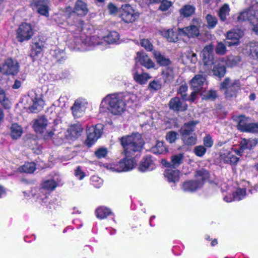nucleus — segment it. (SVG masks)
<instances>
[{
  "instance_id": "9d476101",
  "label": "nucleus",
  "mask_w": 258,
  "mask_h": 258,
  "mask_svg": "<svg viewBox=\"0 0 258 258\" xmlns=\"http://www.w3.org/2000/svg\"><path fill=\"white\" fill-rule=\"evenodd\" d=\"M33 34L32 26L27 23H22L17 30V38L20 42L29 40Z\"/></svg>"
},
{
  "instance_id": "5701e85b",
  "label": "nucleus",
  "mask_w": 258,
  "mask_h": 258,
  "mask_svg": "<svg viewBox=\"0 0 258 258\" xmlns=\"http://www.w3.org/2000/svg\"><path fill=\"white\" fill-rule=\"evenodd\" d=\"M88 12L87 4L81 0H77L75 4L72 13L78 16H84Z\"/></svg>"
},
{
  "instance_id": "72a5a7b5",
  "label": "nucleus",
  "mask_w": 258,
  "mask_h": 258,
  "mask_svg": "<svg viewBox=\"0 0 258 258\" xmlns=\"http://www.w3.org/2000/svg\"><path fill=\"white\" fill-rule=\"evenodd\" d=\"M183 160L184 154L183 153H179L172 155L171 157L170 163H167V164L175 168L179 166L183 163Z\"/></svg>"
},
{
  "instance_id": "69168bd1",
  "label": "nucleus",
  "mask_w": 258,
  "mask_h": 258,
  "mask_svg": "<svg viewBox=\"0 0 258 258\" xmlns=\"http://www.w3.org/2000/svg\"><path fill=\"white\" fill-rule=\"evenodd\" d=\"M77 27V31L79 32H81L83 30L84 22L81 19H77L74 22L73 24Z\"/></svg>"
},
{
  "instance_id": "58836bf2",
  "label": "nucleus",
  "mask_w": 258,
  "mask_h": 258,
  "mask_svg": "<svg viewBox=\"0 0 258 258\" xmlns=\"http://www.w3.org/2000/svg\"><path fill=\"white\" fill-rule=\"evenodd\" d=\"M42 50V46L38 42L34 43L32 46V50L30 53V56L34 60L41 54Z\"/></svg>"
},
{
  "instance_id": "20e7f679",
  "label": "nucleus",
  "mask_w": 258,
  "mask_h": 258,
  "mask_svg": "<svg viewBox=\"0 0 258 258\" xmlns=\"http://www.w3.org/2000/svg\"><path fill=\"white\" fill-rule=\"evenodd\" d=\"M248 7L239 12L236 22L248 21L253 26V31L258 35V2L256 0H245Z\"/></svg>"
},
{
  "instance_id": "4468645a",
  "label": "nucleus",
  "mask_w": 258,
  "mask_h": 258,
  "mask_svg": "<svg viewBox=\"0 0 258 258\" xmlns=\"http://www.w3.org/2000/svg\"><path fill=\"white\" fill-rule=\"evenodd\" d=\"M243 35V31L239 29H233L226 33L227 39L232 41H227L226 44L229 46L237 45L239 43V40Z\"/></svg>"
},
{
  "instance_id": "aec40b11",
  "label": "nucleus",
  "mask_w": 258,
  "mask_h": 258,
  "mask_svg": "<svg viewBox=\"0 0 258 258\" xmlns=\"http://www.w3.org/2000/svg\"><path fill=\"white\" fill-rule=\"evenodd\" d=\"M156 165L154 160L150 156H146L141 162L139 169L142 172L151 171L155 169Z\"/></svg>"
},
{
  "instance_id": "1a4fd4ad",
  "label": "nucleus",
  "mask_w": 258,
  "mask_h": 258,
  "mask_svg": "<svg viewBox=\"0 0 258 258\" xmlns=\"http://www.w3.org/2000/svg\"><path fill=\"white\" fill-rule=\"evenodd\" d=\"M139 17V13L131 6L125 4L121 6L120 17L125 23H133Z\"/></svg>"
},
{
  "instance_id": "c9c22d12",
  "label": "nucleus",
  "mask_w": 258,
  "mask_h": 258,
  "mask_svg": "<svg viewBox=\"0 0 258 258\" xmlns=\"http://www.w3.org/2000/svg\"><path fill=\"white\" fill-rule=\"evenodd\" d=\"M230 9L228 4L223 5L218 12V16L220 20L222 22H225L227 20V17L229 15Z\"/></svg>"
},
{
  "instance_id": "603ef678",
  "label": "nucleus",
  "mask_w": 258,
  "mask_h": 258,
  "mask_svg": "<svg viewBox=\"0 0 258 258\" xmlns=\"http://www.w3.org/2000/svg\"><path fill=\"white\" fill-rule=\"evenodd\" d=\"M215 51L216 53L218 54H224L227 51L225 44L222 42H218L216 46Z\"/></svg>"
},
{
  "instance_id": "79ce46f5",
  "label": "nucleus",
  "mask_w": 258,
  "mask_h": 258,
  "mask_svg": "<svg viewBox=\"0 0 258 258\" xmlns=\"http://www.w3.org/2000/svg\"><path fill=\"white\" fill-rule=\"evenodd\" d=\"M119 36L116 31L110 32L108 35L104 38V41L108 44L117 43L119 41Z\"/></svg>"
},
{
  "instance_id": "864d4df0",
  "label": "nucleus",
  "mask_w": 258,
  "mask_h": 258,
  "mask_svg": "<svg viewBox=\"0 0 258 258\" xmlns=\"http://www.w3.org/2000/svg\"><path fill=\"white\" fill-rule=\"evenodd\" d=\"M188 89V87L187 85L186 84H182L181 85L178 90V94H180L182 98L184 100H187V98L186 97V92Z\"/></svg>"
},
{
  "instance_id": "6e6d98bb",
  "label": "nucleus",
  "mask_w": 258,
  "mask_h": 258,
  "mask_svg": "<svg viewBox=\"0 0 258 258\" xmlns=\"http://www.w3.org/2000/svg\"><path fill=\"white\" fill-rule=\"evenodd\" d=\"M206 152V149L203 146H198L194 149V153L199 157L203 156Z\"/></svg>"
},
{
  "instance_id": "393cba45",
  "label": "nucleus",
  "mask_w": 258,
  "mask_h": 258,
  "mask_svg": "<svg viewBox=\"0 0 258 258\" xmlns=\"http://www.w3.org/2000/svg\"><path fill=\"white\" fill-rule=\"evenodd\" d=\"M48 125V120L43 116H41L35 120L34 123V129L38 133H44Z\"/></svg>"
},
{
  "instance_id": "0eeeda50",
  "label": "nucleus",
  "mask_w": 258,
  "mask_h": 258,
  "mask_svg": "<svg viewBox=\"0 0 258 258\" xmlns=\"http://www.w3.org/2000/svg\"><path fill=\"white\" fill-rule=\"evenodd\" d=\"M57 186V183L54 179L47 180L44 181L41 188L40 189L39 197L37 198V201L42 205L46 204L47 201V193L45 191L53 190Z\"/></svg>"
},
{
  "instance_id": "e2e57ef3",
  "label": "nucleus",
  "mask_w": 258,
  "mask_h": 258,
  "mask_svg": "<svg viewBox=\"0 0 258 258\" xmlns=\"http://www.w3.org/2000/svg\"><path fill=\"white\" fill-rule=\"evenodd\" d=\"M186 57L192 63H196L198 60L197 54L192 52H188L186 55Z\"/></svg>"
},
{
  "instance_id": "2f4dec72",
  "label": "nucleus",
  "mask_w": 258,
  "mask_h": 258,
  "mask_svg": "<svg viewBox=\"0 0 258 258\" xmlns=\"http://www.w3.org/2000/svg\"><path fill=\"white\" fill-rule=\"evenodd\" d=\"M238 123L237 128L242 132H244L247 127L249 120L248 118L244 115H239L235 116L234 119Z\"/></svg>"
},
{
  "instance_id": "2eb2a0df",
  "label": "nucleus",
  "mask_w": 258,
  "mask_h": 258,
  "mask_svg": "<svg viewBox=\"0 0 258 258\" xmlns=\"http://www.w3.org/2000/svg\"><path fill=\"white\" fill-rule=\"evenodd\" d=\"M19 71L18 62L11 58H8L3 66V73L14 75Z\"/></svg>"
},
{
  "instance_id": "6e6552de",
  "label": "nucleus",
  "mask_w": 258,
  "mask_h": 258,
  "mask_svg": "<svg viewBox=\"0 0 258 258\" xmlns=\"http://www.w3.org/2000/svg\"><path fill=\"white\" fill-rule=\"evenodd\" d=\"M205 83L206 77L203 75H197L191 80L190 84L194 90L190 95V100L191 102L195 101L197 93L202 90Z\"/></svg>"
},
{
  "instance_id": "052dcab7",
  "label": "nucleus",
  "mask_w": 258,
  "mask_h": 258,
  "mask_svg": "<svg viewBox=\"0 0 258 258\" xmlns=\"http://www.w3.org/2000/svg\"><path fill=\"white\" fill-rule=\"evenodd\" d=\"M172 5V3L167 0L162 1L159 9L162 11H167Z\"/></svg>"
},
{
  "instance_id": "473e14b6",
  "label": "nucleus",
  "mask_w": 258,
  "mask_h": 258,
  "mask_svg": "<svg viewBox=\"0 0 258 258\" xmlns=\"http://www.w3.org/2000/svg\"><path fill=\"white\" fill-rule=\"evenodd\" d=\"M174 72L172 69L170 68H167L162 71V77L161 80L164 83H170L174 79Z\"/></svg>"
},
{
  "instance_id": "f704fd0d",
  "label": "nucleus",
  "mask_w": 258,
  "mask_h": 258,
  "mask_svg": "<svg viewBox=\"0 0 258 258\" xmlns=\"http://www.w3.org/2000/svg\"><path fill=\"white\" fill-rule=\"evenodd\" d=\"M257 144L255 140L242 139L240 143L239 146L241 147V150H251Z\"/></svg>"
},
{
  "instance_id": "7ed1b4c3",
  "label": "nucleus",
  "mask_w": 258,
  "mask_h": 258,
  "mask_svg": "<svg viewBox=\"0 0 258 258\" xmlns=\"http://www.w3.org/2000/svg\"><path fill=\"white\" fill-rule=\"evenodd\" d=\"M213 47L212 45H206L201 54L204 61L203 73H209L212 71L213 75L219 78L223 77L226 73L225 62L223 59H217L213 61Z\"/></svg>"
},
{
  "instance_id": "c85d7f7f",
  "label": "nucleus",
  "mask_w": 258,
  "mask_h": 258,
  "mask_svg": "<svg viewBox=\"0 0 258 258\" xmlns=\"http://www.w3.org/2000/svg\"><path fill=\"white\" fill-rule=\"evenodd\" d=\"M134 80L141 85H144L147 83L148 80L151 78L150 74L147 73H139L134 71L133 73Z\"/></svg>"
},
{
  "instance_id": "e433bc0d",
  "label": "nucleus",
  "mask_w": 258,
  "mask_h": 258,
  "mask_svg": "<svg viewBox=\"0 0 258 258\" xmlns=\"http://www.w3.org/2000/svg\"><path fill=\"white\" fill-rule=\"evenodd\" d=\"M23 133L22 127L17 123H13L11 127V136L13 139L20 138Z\"/></svg>"
},
{
  "instance_id": "f257e3e1",
  "label": "nucleus",
  "mask_w": 258,
  "mask_h": 258,
  "mask_svg": "<svg viewBox=\"0 0 258 258\" xmlns=\"http://www.w3.org/2000/svg\"><path fill=\"white\" fill-rule=\"evenodd\" d=\"M120 142L124 149L125 158L118 164L107 165V168L112 172H121L132 169L136 165L133 156L136 153H140L144 144L141 135L139 134L123 137Z\"/></svg>"
},
{
  "instance_id": "0e129e2a",
  "label": "nucleus",
  "mask_w": 258,
  "mask_h": 258,
  "mask_svg": "<svg viewBox=\"0 0 258 258\" xmlns=\"http://www.w3.org/2000/svg\"><path fill=\"white\" fill-rule=\"evenodd\" d=\"M204 144L208 148L211 147L213 145V140L210 135H207L204 138Z\"/></svg>"
},
{
  "instance_id": "bf43d9fd",
  "label": "nucleus",
  "mask_w": 258,
  "mask_h": 258,
  "mask_svg": "<svg viewBox=\"0 0 258 258\" xmlns=\"http://www.w3.org/2000/svg\"><path fill=\"white\" fill-rule=\"evenodd\" d=\"M91 180L92 184L97 188H99L103 183V181L101 179L97 176H93L91 177Z\"/></svg>"
},
{
  "instance_id": "ddd939ff",
  "label": "nucleus",
  "mask_w": 258,
  "mask_h": 258,
  "mask_svg": "<svg viewBox=\"0 0 258 258\" xmlns=\"http://www.w3.org/2000/svg\"><path fill=\"white\" fill-rule=\"evenodd\" d=\"M47 4L48 0H32L31 6L33 9H36L39 14L47 17L49 16Z\"/></svg>"
},
{
  "instance_id": "cd10ccee",
  "label": "nucleus",
  "mask_w": 258,
  "mask_h": 258,
  "mask_svg": "<svg viewBox=\"0 0 258 258\" xmlns=\"http://www.w3.org/2000/svg\"><path fill=\"white\" fill-rule=\"evenodd\" d=\"M169 105L171 109L176 111H184L187 109V105L185 103L181 102L178 97L172 98Z\"/></svg>"
},
{
  "instance_id": "f8f14e48",
  "label": "nucleus",
  "mask_w": 258,
  "mask_h": 258,
  "mask_svg": "<svg viewBox=\"0 0 258 258\" xmlns=\"http://www.w3.org/2000/svg\"><path fill=\"white\" fill-rule=\"evenodd\" d=\"M87 102L84 99L76 100L72 107V113L75 118L82 116L86 110Z\"/></svg>"
},
{
  "instance_id": "4be33fe9",
  "label": "nucleus",
  "mask_w": 258,
  "mask_h": 258,
  "mask_svg": "<svg viewBox=\"0 0 258 258\" xmlns=\"http://www.w3.org/2000/svg\"><path fill=\"white\" fill-rule=\"evenodd\" d=\"M136 59L137 61L139 62L143 66L148 69L154 67L153 61L144 53L138 52Z\"/></svg>"
},
{
  "instance_id": "ea45409f",
  "label": "nucleus",
  "mask_w": 258,
  "mask_h": 258,
  "mask_svg": "<svg viewBox=\"0 0 258 258\" xmlns=\"http://www.w3.org/2000/svg\"><path fill=\"white\" fill-rule=\"evenodd\" d=\"M195 12V8L189 5H185L179 10L180 15L184 17H190L194 14Z\"/></svg>"
},
{
  "instance_id": "8fccbe9b",
  "label": "nucleus",
  "mask_w": 258,
  "mask_h": 258,
  "mask_svg": "<svg viewBox=\"0 0 258 258\" xmlns=\"http://www.w3.org/2000/svg\"><path fill=\"white\" fill-rule=\"evenodd\" d=\"M162 86V81L161 80H153L151 81L149 85L148 89L150 91H157L159 90Z\"/></svg>"
},
{
  "instance_id": "09e8293b",
  "label": "nucleus",
  "mask_w": 258,
  "mask_h": 258,
  "mask_svg": "<svg viewBox=\"0 0 258 258\" xmlns=\"http://www.w3.org/2000/svg\"><path fill=\"white\" fill-rule=\"evenodd\" d=\"M245 188H238L233 194V199L235 201H240L245 197Z\"/></svg>"
},
{
  "instance_id": "37998d69",
  "label": "nucleus",
  "mask_w": 258,
  "mask_h": 258,
  "mask_svg": "<svg viewBox=\"0 0 258 258\" xmlns=\"http://www.w3.org/2000/svg\"><path fill=\"white\" fill-rule=\"evenodd\" d=\"M36 169V165L33 162L26 163L24 165L19 168L20 172H23L27 173H32Z\"/></svg>"
},
{
  "instance_id": "c03bdc74",
  "label": "nucleus",
  "mask_w": 258,
  "mask_h": 258,
  "mask_svg": "<svg viewBox=\"0 0 258 258\" xmlns=\"http://www.w3.org/2000/svg\"><path fill=\"white\" fill-rule=\"evenodd\" d=\"M0 103L6 109L11 107V102L6 97L5 91L0 88Z\"/></svg>"
},
{
  "instance_id": "49530a36",
  "label": "nucleus",
  "mask_w": 258,
  "mask_h": 258,
  "mask_svg": "<svg viewBox=\"0 0 258 258\" xmlns=\"http://www.w3.org/2000/svg\"><path fill=\"white\" fill-rule=\"evenodd\" d=\"M151 151L154 154H163L166 151L163 142H157L156 145L151 149Z\"/></svg>"
},
{
  "instance_id": "6ab92c4d",
  "label": "nucleus",
  "mask_w": 258,
  "mask_h": 258,
  "mask_svg": "<svg viewBox=\"0 0 258 258\" xmlns=\"http://www.w3.org/2000/svg\"><path fill=\"white\" fill-rule=\"evenodd\" d=\"M179 28H178L175 31L172 29H168L162 31V35L170 42H176L178 40L182 39L185 42L187 43V41L184 40L183 35H179Z\"/></svg>"
},
{
  "instance_id": "13d9d810",
  "label": "nucleus",
  "mask_w": 258,
  "mask_h": 258,
  "mask_svg": "<svg viewBox=\"0 0 258 258\" xmlns=\"http://www.w3.org/2000/svg\"><path fill=\"white\" fill-rule=\"evenodd\" d=\"M258 132V124L255 123H249L244 132L256 133Z\"/></svg>"
},
{
  "instance_id": "b1692460",
  "label": "nucleus",
  "mask_w": 258,
  "mask_h": 258,
  "mask_svg": "<svg viewBox=\"0 0 258 258\" xmlns=\"http://www.w3.org/2000/svg\"><path fill=\"white\" fill-rule=\"evenodd\" d=\"M164 175L169 182L176 183L179 180L180 172L178 169L171 168L167 169L165 170Z\"/></svg>"
},
{
  "instance_id": "f3484780",
  "label": "nucleus",
  "mask_w": 258,
  "mask_h": 258,
  "mask_svg": "<svg viewBox=\"0 0 258 258\" xmlns=\"http://www.w3.org/2000/svg\"><path fill=\"white\" fill-rule=\"evenodd\" d=\"M82 130L83 128L80 124H72L69 126L66 136L68 139L74 141L81 135Z\"/></svg>"
},
{
  "instance_id": "338daca9",
  "label": "nucleus",
  "mask_w": 258,
  "mask_h": 258,
  "mask_svg": "<svg viewBox=\"0 0 258 258\" xmlns=\"http://www.w3.org/2000/svg\"><path fill=\"white\" fill-rule=\"evenodd\" d=\"M75 175L79 180L83 179L86 175L80 167H77L75 170Z\"/></svg>"
},
{
  "instance_id": "dca6fc26",
  "label": "nucleus",
  "mask_w": 258,
  "mask_h": 258,
  "mask_svg": "<svg viewBox=\"0 0 258 258\" xmlns=\"http://www.w3.org/2000/svg\"><path fill=\"white\" fill-rule=\"evenodd\" d=\"M103 39H100L98 36L94 35L91 36L89 40H85V41H83L82 39H79L75 41V47L78 49H84L83 47L82 46L80 47L79 45H101L103 43Z\"/></svg>"
},
{
  "instance_id": "a878e982",
  "label": "nucleus",
  "mask_w": 258,
  "mask_h": 258,
  "mask_svg": "<svg viewBox=\"0 0 258 258\" xmlns=\"http://www.w3.org/2000/svg\"><path fill=\"white\" fill-rule=\"evenodd\" d=\"M44 105V102L40 96H36L32 99V104L29 106V110L31 112L37 113L41 111Z\"/></svg>"
},
{
  "instance_id": "de8ad7c7",
  "label": "nucleus",
  "mask_w": 258,
  "mask_h": 258,
  "mask_svg": "<svg viewBox=\"0 0 258 258\" xmlns=\"http://www.w3.org/2000/svg\"><path fill=\"white\" fill-rule=\"evenodd\" d=\"M206 19L209 28L213 29L215 28L218 23L217 18L211 14H208L206 17Z\"/></svg>"
},
{
  "instance_id": "9b49d317",
  "label": "nucleus",
  "mask_w": 258,
  "mask_h": 258,
  "mask_svg": "<svg viewBox=\"0 0 258 258\" xmlns=\"http://www.w3.org/2000/svg\"><path fill=\"white\" fill-rule=\"evenodd\" d=\"M103 125L102 124H98L94 127L90 128L87 132V144L91 146L99 139L103 132Z\"/></svg>"
},
{
  "instance_id": "4c0bfd02",
  "label": "nucleus",
  "mask_w": 258,
  "mask_h": 258,
  "mask_svg": "<svg viewBox=\"0 0 258 258\" xmlns=\"http://www.w3.org/2000/svg\"><path fill=\"white\" fill-rule=\"evenodd\" d=\"M96 216L97 218L103 219L111 214L110 210L105 207H100L96 209Z\"/></svg>"
},
{
  "instance_id": "412c9836",
  "label": "nucleus",
  "mask_w": 258,
  "mask_h": 258,
  "mask_svg": "<svg viewBox=\"0 0 258 258\" xmlns=\"http://www.w3.org/2000/svg\"><path fill=\"white\" fill-rule=\"evenodd\" d=\"M203 186L202 182L196 180H188L182 183L181 189L184 192H194Z\"/></svg>"
},
{
  "instance_id": "f03ea898",
  "label": "nucleus",
  "mask_w": 258,
  "mask_h": 258,
  "mask_svg": "<svg viewBox=\"0 0 258 258\" xmlns=\"http://www.w3.org/2000/svg\"><path fill=\"white\" fill-rule=\"evenodd\" d=\"M140 99L136 94L130 93H119L107 95L101 101L100 110H107L114 115H120L126 109L127 104L136 103Z\"/></svg>"
},
{
  "instance_id": "bb28decb",
  "label": "nucleus",
  "mask_w": 258,
  "mask_h": 258,
  "mask_svg": "<svg viewBox=\"0 0 258 258\" xmlns=\"http://www.w3.org/2000/svg\"><path fill=\"white\" fill-rule=\"evenodd\" d=\"M198 123L199 121L196 120H191L185 123L179 130L181 136L192 134Z\"/></svg>"
},
{
  "instance_id": "a211bd4d",
  "label": "nucleus",
  "mask_w": 258,
  "mask_h": 258,
  "mask_svg": "<svg viewBox=\"0 0 258 258\" xmlns=\"http://www.w3.org/2000/svg\"><path fill=\"white\" fill-rule=\"evenodd\" d=\"M220 159L224 163L236 164L239 161V158L235 156L229 150H223L220 152Z\"/></svg>"
},
{
  "instance_id": "c756f323",
  "label": "nucleus",
  "mask_w": 258,
  "mask_h": 258,
  "mask_svg": "<svg viewBox=\"0 0 258 258\" xmlns=\"http://www.w3.org/2000/svg\"><path fill=\"white\" fill-rule=\"evenodd\" d=\"M195 177L196 181L198 182H202L203 185L205 182L209 179L210 174L208 171L202 168L196 171Z\"/></svg>"
},
{
  "instance_id": "39448f33",
  "label": "nucleus",
  "mask_w": 258,
  "mask_h": 258,
  "mask_svg": "<svg viewBox=\"0 0 258 258\" xmlns=\"http://www.w3.org/2000/svg\"><path fill=\"white\" fill-rule=\"evenodd\" d=\"M202 24L200 18H194L190 25L182 28H179V35H183L187 43L190 38L197 37L200 35V29Z\"/></svg>"
},
{
  "instance_id": "4d7b16f0",
  "label": "nucleus",
  "mask_w": 258,
  "mask_h": 258,
  "mask_svg": "<svg viewBox=\"0 0 258 258\" xmlns=\"http://www.w3.org/2000/svg\"><path fill=\"white\" fill-rule=\"evenodd\" d=\"M141 45L147 51H151L153 49V45L150 41L147 39H143L141 41Z\"/></svg>"
},
{
  "instance_id": "a19ab883",
  "label": "nucleus",
  "mask_w": 258,
  "mask_h": 258,
  "mask_svg": "<svg viewBox=\"0 0 258 258\" xmlns=\"http://www.w3.org/2000/svg\"><path fill=\"white\" fill-rule=\"evenodd\" d=\"M183 143L187 145H194L197 143V137L195 134L181 136Z\"/></svg>"
},
{
  "instance_id": "5fc2aeb1",
  "label": "nucleus",
  "mask_w": 258,
  "mask_h": 258,
  "mask_svg": "<svg viewBox=\"0 0 258 258\" xmlns=\"http://www.w3.org/2000/svg\"><path fill=\"white\" fill-rule=\"evenodd\" d=\"M217 97V93L215 91L210 90L203 95L204 99L214 100Z\"/></svg>"
},
{
  "instance_id": "3c124183",
  "label": "nucleus",
  "mask_w": 258,
  "mask_h": 258,
  "mask_svg": "<svg viewBox=\"0 0 258 258\" xmlns=\"http://www.w3.org/2000/svg\"><path fill=\"white\" fill-rule=\"evenodd\" d=\"M178 134L174 131H170L167 133L166 139L170 143H174L178 138Z\"/></svg>"
},
{
  "instance_id": "a18cd8bd",
  "label": "nucleus",
  "mask_w": 258,
  "mask_h": 258,
  "mask_svg": "<svg viewBox=\"0 0 258 258\" xmlns=\"http://www.w3.org/2000/svg\"><path fill=\"white\" fill-rule=\"evenodd\" d=\"M248 47L251 56L258 60V42L250 43Z\"/></svg>"
},
{
  "instance_id": "680f3d73",
  "label": "nucleus",
  "mask_w": 258,
  "mask_h": 258,
  "mask_svg": "<svg viewBox=\"0 0 258 258\" xmlns=\"http://www.w3.org/2000/svg\"><path fill=\"white\" fill-rule=\"evenodd\" d=\"M95 155L98 158L105 157L107 154V150L106 148H101L95 152Z\"/></svg>"
},
{
  "instance_id": "7c9ffc66",
  "label": "nucleus",
  "mask_w": 258,
  "mask_h": 258,
  "mask_svg": "<svg viewBox=\"0 0 258 258\" xmlns=\"http://www.w3.org/2000/svg\"><path fill=\"white\" fill-rule=\"evenodd\" d=\"M153 54L156 62L160 66H168L171 63L170 59L162 54L160 52L154 51Z\"/></svg>"
},
{
  "instance_id": "423d86ee",
  "label": "nucleus",
  "mask_w": 258,
  "mask_h": 258,
  "mask_svg": "<svg viewBox=\"0 0 258 258\" xmlns=\"http://www.w3.org/2000/svg\"><path fill=\"white\" fill-rule=\"evenodd\" d=\"M220 89H225V94L227 97H233L240 89V82L238 80H231L226 78L221 84Z\"/></svg>"
},
{
  "instance_id": "774afa93",
  "label": "nucleus",
  "mask_w": 258,
  "mask_h": 258,
  "mask_svg": "<svg viewBox=\"0 0 258 258\" xmlns=\"http://www.w3.org/2000/svg\"><path fill=\"white\" fill-rule=\"evenodd\" d=\"M240 61V59L239 57H232L229 58L228 60V64L230 67H233L235 66L238 62Z\"/></svg>"
}]
</instances>
